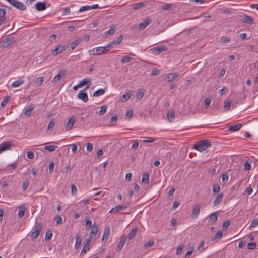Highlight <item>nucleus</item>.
<instances>
[{"mask_svg":"<svg viewBox=\"0 0 258 258\" xmlns=\"http://www.w3.org/2000/svg\"><path fill=\"white\" fill-rule=\"evenodd\" d=\"M211 146V142L208 140H203L197 141L194 145V149L201 152Z\"/></svg>","mask_w":258,"mask_h":258,"instance_id":"obj_1","label":"nucleus"},{"mask_svg":"<svg viewBox=\"0 0 258 258\" xmlns=\"http://www.w3.org/2000/svg\"><path fill=\"white\" fill-rule=\"evenodd\" d=\"M10 4L20 10H25L26 7L23 3L18 0H7Z\"/></svg>","mask_w":258,"mask_h":258,"instance_id":"obj_2","label":"nucleus"},{"mask_svg":"<svg viewBox=\"0 0 258 258\" xmlns=\"http://www.w3.org/2000/svg\"><path fill=\"white\" fill-rule=\"evenodd\" d=\"M67 48V46L63 45H58L54 49L52 50V53L53 55L56 56L58 54L63 52Z\"/></svg>","mask_w":258,"mask_h":258,"instance_id":"obj_3","label":"nucleus"},{"mask_svg":"<svg viewBox=\"0 0 258 258\" xmlns=\"http://www.w3.org/2000/svg\"><path fill=\"white\" fill-rule=\"evenodd\" d=\"M42 227V225L40 223L37 224L35 226V230L32 232L31 234L32 238L36 239L38 237L40 233Z\"/></svg>","mask_w":258,"mask_h":258,"instance_id":"obj_4","label":"nucleus"},{"mask_svg":"<svg viewBox=\"0 0 258 258\" xmlns=\"http://www.w3.org/2000/svg\"><path fill=\"white\" fill-rule=\"evenodd\" d=\"M14 41L15 38L14 37L6 38L1 42V45L4 48H6L12 44Z\"/></svg>","mask_w":258,"mask_h":258,"instance_id":"obj_5","label":"nucleus"},{"mask_svg":"<svg viewBox=\"0 0 258 258\" xmlns=\"http://www.w3.org/2000/svg\"><path fill=\"white\" fill-rule=\"evenodd\" d=\"M86 90H81L77 95V97L84 102H87L88 100V97L87 93L85 92Z\"/></svg>","mask_w":258,"mask_h":258,"instance_id":"obj_6","label":"nucleus"},{"mask_svg":"<svg viewBox=\"0 0 258 258\" xmlns=\"http://www.w3.org/2000/svg\"><path fill=\"white\" fill-rule=\"evenodd\" d=\"M128 206L127 205H118L115 207L112 208L109 213H115L119 212L121 210H125Z\"/></svg>","mask_w":258,"mask_h":258,"instance_id":"obj_7","label":"nucleus"},{"mask_svg":"<svg viewBox=\"0 0 258 258\" xmlns=\"http://www.w3.org/2000/svg\"><path fill=\"white\" fill-rule=\"evenodd\" d=\"M91 84V79H90L89 78H86L83 79L82 81H81L79 83L78 86L83 87L85 85L87 84V86L84 88L85 90H87L89 88Z\"/></svg>","mask_w":258,"mask_h":258,"instance_id":"obj_8","label":"nucleus"},{"mask_svg":"<svg viewBox=\"0 0 258 258\" xmlns=\"http://www.w3.org/2000/svg\"><path fill=\"white\" fill-rule=\"evenodd\" d=\"M152 22V19L150 18H147L145 20L139 24V28L141 30H144L146 27L148 26Z\"/></svg>","mask_w":258,"mask_h":258,"instance_id":"obj_9","label":"nucleus"},{"mask_svg":"<svg viewBox=\"0 0 258 258\" xmlns=\"http://www.w3.org/2000/svg\"><path fill=\"white\" fill-rule=\"evenodd\" d=\"M111 48V44L110 43L104 47H98V55L107 53Z\"/></svg>","mask_w":258,"mask_h":258,"instance_id":"obj_10","label":"nucleus"},{"mask_svg":"<svg viewBox=\"0 0 258 258\" xmlns=\"http://www.w3.org/2000/svg\"><path fill=\"white\" fill-rule=\"evenodd\" d=\"M178 76L177 73H171L166 74L165 76V79L168 82H172L176 79Z\"/></svg>","mask_w":258,"mask_h":258,"instance_id":"obj_11","label":"nucleus"},{"mask_svg":"<svg viewBox=\"0 0 258 258\" xmlns=\"http://www.w3.org/2000/svg\"><path fill=\"white\" fill-rule=\"evenodd\" d=\"M66 74V71L64 70H60L57 75H56L52 79V82L54 84L56 83L58 81H59L61 77L64 76Z\"/></svg>","mask_w":258,"mask_h":258,"instance_id":"obj_12","label":"nucleus"},{"mask_svg":"<svg viewBox=\"0 0 258 258\" xmlns=\"http://www.w3.org/2000/svg\"><path fill=\"white\" fill-rule=\"evenodd\" d=\"M75 121L74 116H72L65 124V128L67 131H69L73 127Z\"/></svg>","mask_w":258,"mask_h":258,"instance_id":"obj_13","label":"nucleus"},{"mask_svg":"<svg viewBox=\"0 0 258 258\" xmlns=\"http://www.w3.org/2000/svg\"><path fill=\"white\" fill-rule=\"evenodd\" d=\"M126 236L122 235L120 237V240L119 242L118 243V244L117 246L116 250L117 251H120L121 249L123 248L124 244L126 242Z\"/></svg>","mask_w":258,"mask_h":258,"instance_id":"obj_14","label":"nucleus"},{"mask_svg":"<svg viewBox=\"0 0 258 258\" xmlns=\"http://www.w3.org/2000/svg\"><path fill=\"white\" fill-rule=\"evenodd\" d=\"M200 212V206L199 204H196L194 206L192 209V217L197 218Z\"/></svg>","mask_w":258,"mask_h":258,"instance_id":"obj_15","label":"nucleus"},{"mask_svg":"<svg viewBox=\"0 0 258 258\" xmlns=\"http://www.w3.org/2000/svg\"><path fill=\"white\" fill-rule=\"evenodd\" d=\"M91 239L90 238H88L86 240V241L85 242V244L83 246V247L81 251V253H86L87 251H88L90 249L89 246L91 243Z\"/></svg>","mask_w":258,"mask_h":258,"instance_id":"obj_16","label":"nucleus"},{"mask_svg":"<svg viewBox=\"0 0 258 258\" xmlns=\"http://www.w3.org/2000/svg\"><path fill=\"white\" fill-rule=\"evenodd\" d=\"M167 50V48L166 47L163 46H158L155 47L153 50V54L155 55H159L160 53L162 52L166 51Z\"/></svg>","mask_w":258,"mask_h":258,"instance_id":"obj_17","label":"nucleus"},{"mask_svg":"<svg viewBox=\"0 0 258 258\" xmlns=\"http://www.w3.org/2000/svg\"><path fill=\"white\" fill-rule=\"evenodd\" d=\"M98 230V226L97 225L94 224L92 226L91 231L90 233L89 238H90V239H91L93 237H95L97 233Z\"/></svg>","mask_w":258,"mask_h":258,"instance_id":"obj_18","label":"nucleus"},{"mask_svg":"<svg viewBox=\"0 0 258 258\" xmlns=\"http://www.w3.org/2000/svg\"><path fill=\"white\" fill-rule=\"evenodd\" d=\"M145 6V4L143 2H138L136 4H132L130 5V7L134 10L139 9Z\"/></svg>","mask_w":258,"mask_h":258,"instance_id":"obj_19","label":"nucleus"},{"mask_svg":"<svg viewBox=\"0 0 258 258\" xmlns=\"http://www.w3.org/2000/svg\"><path fill=\"white\" fill-rule=\"evenodd\" d=\"M242 21L244 23L249 24H253L254 22L253 18L248 15H244L242 19Z\"/></svg>","mask_w":258,"mask_h":258,"instance_id":"obj_20","label":"nucleus"},{"mask_svg":"<svg viewBox=\"0 0 258 258\" xmlns=\"http://www.w3.org/2000/svg\"><path fill=\"white\" fill-rule=\"evenodd\" d=\"M46 8V4L44 2H38L36 4V8L38 11L44 10Z\"/></svg>","mask_w":258,"mask_h":258,"instance_id":"obj_21","label":"nucleus"},{"mask_svg":"<svg viewBox=\"0 0 258 258\" xmlns=\"http://www.w3.org/2000/svg\"><path fill=\"white\" fill-rule=\"evenodd\" d=\"M223 197V194H218L215 199L213 201V204L214 206H217L218 205L220 202H221L222 199Z\"/></svg>","mask_w":258,"mask_h":258,"instance_id":"obj_22","label":"nucleus"},{"mask_svg":"<svg viewBox=\"0 0 258 258\" xmlns=\"http://www.w3.org/2000/svg\"><path fill=\"white\" fill-rule=\"evenodd\" d=\"M242 126V124H237L234 125L230 126L228 128V131L231 132L239 131Z\"/></svg>","mask_w":258,"mask_h":258,"instance_id":"obj_23","label":"nucleus"},{"mask_svg":"<svg viewBox=\"0 0 258 258\" xmlns=\"http://www.w3.org/2000/svg\"><path fill=\"white\" fill-rule=\"evenodd\" d=\"M116 29V27L115 25H112L111 26L110 28L107 31L105 32V35L107 37V35L108 34V36L112 35L115 32Z\"/></svg>","mask_w":258,"mask_h":258,"instance_id":"obj_24","label":"nucleus"},{"mask_svg":"<svg viewBox=\"0 0 258 258\" xmlns=\"http://www.w3.org/2000/svg\"><path fill=\"white\" fill-rule=\"evenodd\" d=\"M123 39V36L122 35H120L116 40H114L110 44H111V47L113 48L115 45H118L120 44Z\"/></svg>","mask_w":258,"mask_h":258,"instance_id":"obj_25","label":"nucleus"},{"mask_svg":"<svg viewBox=\"0 0 258 258\" xmlns=\"http://www.w3.org/2000/svg\"><path fill=\"white\" fill-rule=\"evenodd\" d=\"M82 241V239L79 234L76 235V242L75 244V248L77 249L80 246Z\"/></svg>","mask_w":258,"mask_h":258,"instance_id":"obj_26","label":"nucleus"},{"mask_svg":"<svg viewBox=\"0 0 258 258\" xmlns=\"http://www.w3.org/2000/svg\"><path fill=\"white\" fill-rule=\"evenodd\" d=\"M10 148V146L7 143H3L0 146V153L3 151L9 149Z\"/></svg>","mask_w":258,"mask_h":258,"instance_id":"obj_27","label":"nucleus"},{"mask_svg":"<svg viewBox=\"0 0 258 258\" xmlns=\"http://www.w3.org/2000/svg\"><path fill=\"white\" fill-rule=\"evenodd\" d=\"M218 215L217 212H214L211 214L209 216V220L212 221L213 223L215 222L217 220Z\"/></svg>","mask_w":258,"mask_h":258,"instance_id":"obj_28","label":"nucleus"},{"mask_svg":"<svg viewBox=\"0 0 258 258\" xmlns=\"http://www.w3.org/2000/svg\"><path fill=\"white\" fill-rule=\"evenodd\" d=\"M34 108V107L33 105H30L29 107L25 110L24 112L25 115L26 116H30Z\"/></svg>","mask_w":258,"mask_h":258,"instance_id":"obj_29","label":"nucleus"},{"mask_svg":"<svg viewBox=\"0 0 258 258\" xmlns=\"http://www.w3.org/2000/svg\"><path fill=\"white\" fill-rule=\"evenodd\" d=\"M142 181L145 184H148L149 182V175L148 173H144L142 176Z\"/></svg>","mask_w":258,"mask_h":258,"instance_id":"obj_30","label":"nucleus"},{"mask_svg":"<svg viewBox=\"0 0 258 258\" xmlns=\"http://www.w3.org/2000/svg\"><path fill=\"white\" fill-rule=\"evenodd\" d=\"M19 211L18 213V215L20 217H22L24 215L26 208L24 206L22 205V206H20L19 207Z\"/></svg>","mask_w":258,"mask_h":258,"instance_id":"obj_31","label":"nucleus"},{"mask_svg":"<svg viewBox=\"0 0 258 258\" xmlns=\"http://www.w3.org/2000/svg\"><path fill=\"white\" fill-rule=\"evenodd\" d=\"M166 117L167 118V119L170 122H172L175 118L174 112L173 111H168L167 113Z\"/></svg>","mask_w":258,"mask_h":258,"instance_id":"obj_32","label":"nucleus"},{"mask_svg":"<svg viewBox=\"0 0 258 258\" xmlns=\"http://www.w3.org/2000/svg\"><path fill=\"white\" fill-rule=\"evenodd\" d=\"M24 83V81L23 80H18L14 81L11 85L12 87L15 88L19 87L22 85Z\"/></svg>","mask_w":258,"mask_h":258,"instance_id":"obj_33","label":"nucleus"},{"mask_svg":"<svg viewBox=\"0 0 258 258\" xmlns=\"http://www.w3.org/2000/svg\"><path fill=\"white\" fill-rule=\"evenodd\" d=\"M109 233H110L109 228V227L105 228L104 230V233H103V237L102 238V240L103 241V240L104 239H105L106 240H107L108 238V236H109Z\"/></svg>","mask_w":258,"mask_h":258,"instance_id":"obj_34","label":"nucleus"},{"mask_svg":"<svg viewBox=\"0 0 258 258\" xmlns=\"http://www.w3.org/2000/svg\"><path fill=\"white\" fill-rule=\"evenodd\" d=\"M81 39H77L70 43V47L72 50L74 49L76 46L81 42Z\"/></svg>","mask_w":258,"mask_h":258,"instance_id":"obj_35","label":"nucleus"},{"mask_svg":"<svg viewBox=\"0 0 258 258\" xmlns=\"http://www.w3.org/2000/svg\"><path fill=\"white\" fill-rule=\"evenodd\" d=\"M105 92V90L104 89H98L94 92L93 96L98 97V96L104 94Z\"/></svg>","mask_w":258,"mask_h":258,"instance_id":"obj_36","label":"nucleus"},{"mask_svg":"<svg viewBox=\"0 0 258 258\" xmlns=\"http://www.w3.org/2000/svg\"><path fill=\"white\" fill-rule=\"evenodd\" d=\"M223 235V232L221 230L218 231L216 235L212 238V240L214 241L216 239H220L222 237Z\"/></svg>","mask_w":258,"mask_h":258,"instance_id":"obj_37","label":"nucleus"},{"mask_svg":"<svg viewBox=\"0 0 258 258\" xmlns=\"http://www.w3.org/2000/svg\"><path fill=\"white\" fill-rule=\"evenodd\" d=\"M258 225V219H254L250 225L248 227V229L251 230L253 229L254 228L256 227Z\"/></svg>","mask_w":258,"mask_h":258,"instance_id":"obj_38","label":"nucleus"},{"mask_svg":"<svg viewBox=\"0 0 258 258\" xmlns=\"http://www.w3.org/2000/svg\"><path fill=\"white\" fill-rule=\"evenodd\" d=\"M57 147L54 145H47L45 146L44 148L45 150L49 152L54 151Z\"/></svg>","mask_w":258,"mask_h":258,"instance_id":"obj_39","label":"nucleus"},{"mask_svg":"<svg viewBox=\"0 0 258 258\" xmlns=\"http://www.w3.org/2000/svg\"><path fill=\"white\" fill-rule=\"evenodd\" d=\"M132 59V57L128 56L125 55V56H123V57L121 60V62L122 63H126L129 62Z\"/></svg>","mask_w":258,"mask_h":258,"instance_id":"obj_40","label":"nucleus"},{"mask_svg":"<svg viewBox=\"0 0 258 258\" xmlns=\"http://www.w3.org/2000/svg\"><path fill=\"white\" fill-rule=\"evenodd\" d=\"M137 229L136 228L133 229L128 234L127 237L129 239H131L137 234Z\"/></svg>","mask_w":258,"mask_h":258,"instance_id":"obj_41","label":"nucleus"},{"mask_svg":"<svg viewBox=\"0 0 258 258\" xmlns=\"http://www.w3.org/2000/svg\"><path fill=\"white\" fill-rule=\"evenodd\" d=\"M107 108V105H103L100 107V109L99 111V115H102L105 114L106 112Z\"/></svg>","mask_w":258,"mask_h":258,"instance_id":"obj_42","label":"nucleus"},{"mask_svg":"<svg viewBox=\"0 0 258 258\" xmlns=\"http://www.w3.org/2000/svg\"><path fill=\"white\" fill-rule=\"evenodd\" d=\"M10 96H5V97L4 98V99L3 100V101L1 102V105L2 106V107H4L8 103L9 99H10Z\"/></svg>","mask_w":258,"mask_h":258,"instance_id":"obj_43","label":"nucleus"},{"mask_svg":"<svg viewBox=\"0 0 258 258\" xmlns=\"http://www.w3.org/2000/svg\"><path fill=\"white\" fill-rule=\"evenodd\" d=\"M55 121L53 119L51 120L49 122V123L47 126V130L53 131V128L55 126Z\"/></svg>","mask_w":258,"mask_h":258,"instance_id":"obj_44","label":"nucleus"},{"mask_svg":"<svg viewBox=\"0 0 258 258\" xmlns=\"http://www.w3.org/2000/svg\"><path fill=\"white\" fill-rule=\"evenodd\" d=\"M88 52L90 55H98V47H95L90 49L88 51Z\"/></svg>","mask_w":258,"mask_h":258,"instance_id":"obj_45","label":"nucleus"},{"mask_svg":"<svg viewBox=\"0 0 258 258\" xmlns=\"http://www.w3.org/2000/svg\"><path fill=\"white\" fill-rule=\"evenodd\" d=\"M256 247V244L255 242L249 243L247 245V248L250 250L255 249Z\"/></svg>","mask_w":258,"mask_h":258,"instance_id":"obj_46","label":"nucleus"},{"mask_svg":"<svg viewBox=\"0 0 258 258\" xmlns=\"http://www.w3.org/2000/svg\"><path fill=\"white\" fill-rule=\"evenodd\" d=\"M251 168V165L250 162L247 161L244 163V169L245 171H249Z\"/></svg>","mask_w":258,"mask_h":258,"instance_id":"obj_47","label":"nucleus"},{"mask_svg":"<svg viewBox=\"0 0 258 258\" xmlns=\"http://www.w3.org/2000/svg\"><path fill=\"white\" fill-rule=\"evenodd\" d=\"M213 191L214 193H218L220 190V187L218 184H214L212 186Z\"/></svg>","mask_w":258,"mask_h":258,"instance_id":"obj_48","label":"nucleus"},{"mask_svg":"<svg viewBox=\"0 0 258 258\" xmlns=\"http://www.w3.org/2000/svg\"><path fill=\"white\" fill-rule=\"evenodd\" d=\"M172 6V4L170 3H166L161 7L162 9L164 10H167L170 9Z\"/></svg>","mask_w":258,"mask_h":258,"instance_id":"obj_49","label":"nucleus"},{"mask_svg":"<svg viewBox=\"0 0 258 258\" xmlns=\"http://www.w3.org/2000/svg\"><path fill=\"white\" fill-rule=\"evenodd\" d=\"M230 39L227 37H222L220 39L221 43H227L230 42Z\"/></svg>","mask_w":258,"mask_h":258,"instance_id":"obj_50","label":"nucleus"},{"mask_svg":"<svg viewBox=\"0 0 258 258\" xmlns=\"http://www.w3.org/2000/svg\"><path fill=\"white\" fill-rule=\"evenodd\" d=\"M90 10V6H83L80 7L79 12H82Z\"/></svg>","mask_w":258,"mask_h":258,"instance_id":"obj_51","label":"nucleus"},{"mask_svg":"<svg viewBox=\"0 0 258 258\" xmlns=\"http://www.w3.org/2000/svg\"><path fill=\"white\" fill-rule=\"evenodd\" d=\"M231 106V102L230 101H227L225 102L224 109L228 111Z\"/></svg>","mask_w":258,"mask_h":258,"instance_id":"obj_52","label":"nucleus"},{"mask_svg":"<svg viewBox=\"0 0 258 258\" xmlns=\"http://www.w3.org/2000/svg\"><path fill=\"white\" fill-rule=\"evenodd\" d=\"M183 248H184V245L183 244L180 245L176 250V254L177 255L180 254L181 253V252H182Z\"/></svg>","mask_w":258,"mask_h":258,"instance_id":"obj_53","label":"nucleus"},{"mask_svg":"<svg viewBox=\"0 0 258 258\" xmlns=\"http://www.w3.org/2000/svg\"><path fill=\"white\" fill-rule=\"evenodd\" d=\"M154 244V242L152 240H149L148 242L144 244V247L146 248L149 247H152Z\"/></svg>","mask_w":258,"mask_h":258,"instance_id":"obj_54","label":"nucleus"},{"mask_svg":"<svg viewBox=\"0 0 258 258\" xmlns=\"http://www.w3.org/2000/svg\"><path fill=\"white\" fill-rule=\"evenodd\" d=\"M205 242L204 241H202L200 246L198 247V251L200 252H203L204 249Z\"/></svg>","mask_w":258,"mask_h":258,"instance_id":"obj_55","label":"nucleus"},{"mask_svg":"<svg viewBox=\"0 0 258 258\" xmlns=\"http://www.w3.org/2000/svg\"><path fill=\"white\" fill-rule=\"evenodd\" d=\"M29 182L27 180L24 181L23 182V190H26L29 186Z\"/></svg>","mask_w":258,"mask_h":258,"instance_id":"obj_56","label":"nucleus"},{"mask_svg":"<svg viewBox=\"0 0 258 258\" xmlns=\"http://www.w3.org/2000/svg\"><path fill=\"white\" fill-rule=\"evenodd\" d=\"M204 105H205L206 107H208V106L210 105V103H211V100L210 98H206L205 100H204Z\"/></svg>","mask_w":258,"mask_h":258,"instance_id":"obj_57","label":"nucleus"},{"mask_svg":"<svg viewBox=\"0 0 258 258\" xmlns=\"http://www.w3.org/2000/svg\"><path fill=\"white\" fill-rule=\"evenodd\" d=\"M230 225V222L229 220L225 221L223 225V228L224 229H226Z\"/></svg>","mask_w":258,"mask_h":258,"instance_id":"obj_58","label":"nucleus"},{"mask_svg":"<svg viewBox=\"0 0 258 258\" xmlns=\"http://www.w3.org/2000/svg\"><path fill=\"white\" fill-rule=\"evenodd\" d=\"M144 96V93L142 92H139L136 94V98L138 100H140L143 98Z\"/></svg>","mask_w":258,"mask_h":258,"instance_id":"obj_59","label":"nucleus"},{"mask_svg":"<svg viewBox=\"0 0 258 258\" xmlns=\"http://www.w3.org/2000/svg\"><path fill=\"white\" fill-rule=\"evenodd\" d=\"M27 157L30 159H33L34 157V154L32 151H28L27 152Z\"/></svg>","mask_w":258,"mask_h":258,"instance_id":"obj_60","label":"nucleus"},{"mask_svg":"<svg viewBox=\"0 0 258 258\" xmlns=\"http://www.w3.org/2000/svg\"><path fill=\"white\" fill-rule=\"evenodd\" d=\"M159 73L160 72L158 69H154L151 72L150 76H157L159 74Z\"/></svg>","mask_w":258,"mask_h":258,"instance_id":"obj_61","label":"nucleus"},{"mask_svg":"<svg viewBox=\"0 0 258 258\" xmlns=\"http://www.w3.org/2000/svg\"><path fill=\"white\" fill-rule=\"evenodd\" d=\"M86 149L87 151L91 152L93 149L92 144L90 143H87Z\"/></svg>","mask_w":258,"mask_h":258,"instance_id":"obj_62","label":"nucleus"},{"mask_svg":"<svg viewBox=\"0 0 258 258\" xmlns=\"http://www.w3.org/2000/svg\"><path fill=\"white\" fill-rule=\"evenodd\" d=\"M52 236V233L51 232H47L45 236V238L46 240H50L51 239Z\"/></svg>","mask_w":258,"mask_h":258,"instance_id":"obj_63","label":"nucleus"},{"mask_svg":"<svg viewBox=\"0 0 258 258\" xmlns=\"http://www.w3.org/2000/svg\"><path fill=\"white\" fill-rule=\"evenodd\" d=\"M132 95L130 93H126L124 94L122 97L125 99V101L128 100L131 97Z\"/></svg>","mask_w":258,"mask_h":258,"instance_id":"obj_64","label":"nucleus"}]
</instances>
